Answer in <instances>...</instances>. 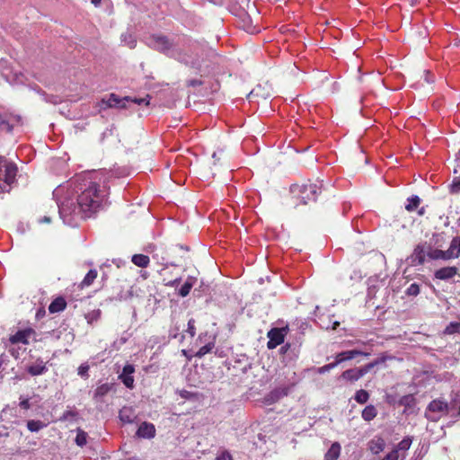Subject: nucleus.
<instances>
[{
    "instance_id": "nucleus-1",
    "label": "nucleus",
    "mask_w": 460,
    "mask_h": 460,
    "mask_svg": "<svg viewBox=\"0 0 460 460\" xmlns=\"http://www.w3.org/2000/svg\"><path fill=\"white\" fill-rule=\"evenodd\" d=\"M106 194L96 182H90L77 198L78 213L82 218H88L102 206Z\"/></svg>"
},
{
    "instance_id": "nucleus-2",
    "label": "nucleus",
    "mask_w": 460,
    "mask_h": 460,
    "mask_svg": "<svg viewBox=\"0 0 460 460\" xmlns=\"http://www.w3.org/2000/svg\"><path fill=\"white\" fill-rule=\"evenodd\" d=\"M290 192L295 207L299 204L307 205L317 200L322 192V184L310 181L302 184H293Z\"/></svg>"
},
{
    "instance_id": "nucleus-3",
    "label": "nucleus",
    "mask_w": 460,
    "mask_h": 460,
    "mask_svg": "<svg viewBox=\"0 0 460 460\" xmlns=\"http://www.w3.org/2000/svg\"><path fill=\"white\" fill-rule=\"evenodd\" d=\"M443 250L435 249L434 246H431V243L428 241L420 242L418 243L411 254L409 257L411 265L413 266H421L425 263L426 259L429 260H443Z\"/></svg>"
},
{
    "instance_id": "nucleus-4",
    "label": "nucleus",
    "mask_w": 460,
    "mask_h": 460,
    "mask_svg": "<svg viewBox=\"0 0 460 460\" xmlns=\"http://www.w3.org/2000/svg\"><path fill=\"white\" fill-rule=\"evenodd\" d=\"M450 412L449 402L443 397L429 402L424 412V417L431 422H438Z\"/></svg>"
},
{
    "instance_id": "nucleus-5",
    "label": "nucleus",
    "mask_w": 460,
    "mask_h": 460,
    "mask_svg": "<svg viewBox=\"0 0 460 460\" xmlns=\"http://www.w3.org/2000/svg\"><path fill=\"white\" fill-rule=\"evenodd\" d=\"M387 359V357L381 356L372 362L366 364L360 367L349 368L342 372L340 378L346 380L350 383H354L363 377L366 374L370 372L375 367L384 364Z\"/></svg>"
},
{
    "instance_id": "nucleus-6",
    "label": "nucleus",
    "mask_w": 460,
    "mask_h": 460,
    "mask_svg": "<svg viewBox=\"0 0 460 460\" xmlns=\"http://www.w3.org/2000/svg\"><path fill=\"white\" fill-rule=\"evenodd\" d=\"M16 174L17 166L0 156V192L9 190L11 184L15 181Z\"/></svg>"
},
{
    "instance_id": "nucleus-7",
    "label": "nucleus",
    "mask_w": 460,
    "mask_h": 460,
    "mask_svg": "<svg viewBox=\"0 0 460 460\" xmlns=\"http://www.w3.org/2000/svg\"><path fill=\"white\" fill-rule=\"evenodd\" d=\"M288 332V325H286L281 328H271L267 333V337L269 339L267 342V348L269 349H274L279 345H281L284 342L285 337L287 336Z\"/></svg>"
},
{
    "instance_id": "nucleus-8",
    "label": "nucleus",
    "mask_w": 460,
    "mask_h": 460,
    "mask_svg": "<svg viewBox=\"0 0 460 460\" xmlns=\"http://www.w3.org/2000/svg\"><path fill=\"white\" fill-rule=\"evenodd\" d=\"M148 45L161 52L166 53L172 48V43L170 41L167 36L162 34H153L148 38Z\"/></svg>"
},
{
    "instance_id": "nucleus-9",
    "label": "nucleus",
    "mask_w": 460,
    "mask_h": 460,
    "mask_svg": "<svg viewBox=\"0 0 460 460\" xmlns=\"http://www.w3.org/2000/svg\"><path fill=\"white\" fill-rule=\"evenodd\" d=\"M35 330L31 327H28L22 330H19L14 334L10 335L8 341L12 345H15L18 343L28 345L30 344V339L33 338L34 341H37L35 339Z\"/></svg>"
},
{
    "instance_id": "nucleus-10",
    "label": "nucleus",
    "mask_w": 460,
    "mask_h": 460,
    "mask_svg": "<svg viewBox=\"0 0 460 460\" xmlns=\"http://www.w3.org/2000/svg\"><path fill=\"white\" fill-rule=\"evenodd\" d=\"M206 56H207V58L208 59L209 63L206 64L205 61L202 60L201 63L198 64V69H199L200 71L210 73L211 71H213L214 69H216L218 66L222 58L216 52V50H214L212 49H209L208 50Z\"/></svg>"
},
{
    "instance_id": "nucleus-11",
    "label": "nucleus",
    "mask_w": 460,
    "mask_h": 460,
    "mask_svg": "<svg viewBox=\"0 0 460 460\" xmlns=\"http://www.w3.org/2000/svg\"><path fill=\"white\" fill-rule=\"evenodd\" d=\"M129 102V96H126L124 98H119L115 93H111L107 99H102V102L106 105L108 108H121L126 109V102Z\"/></svg>"
},
{
    "instance_id": "nucleus-12",
    "label": "nucleus",
    "mask_w": 460,
    "mask_h": 460,
    "mask_svg": "<svg viewBox=\"0 0 460 460\" xmlns=\"http://www.w3.org/2000/svg\"><path fill=\"white\" fill-rule=\"evenodd\" d=\"M443 261L456 259L460 256V236L452 239L450 246L447 251H443Z\"/></svg>"
},
{
    "instance_id": "nucleus-13",
    "label": "nucleus",
    "mask_w": 460,
    "mask_h": 460,
    "mask_svg": "<svg viewBox=\"0 0 460 460\" xmlns=\"http://www.w3.org/2000/svg\"><path fill=\"white\" fill-rule=\"evenodd\" d=\"M134 372V366L127 364L124 366L122 373L119 376V379L124 384V385L130 389L134 387V377L132 376Z\"/></svg>"
},
{
    "instance_id": "nucleus-14",
    "label": "nucleus",
    "mask_w": 460,
    "mask_h": 460,
    "mask_svg": "<svg viewBox=\"0 0 460 460\" xmlns=\"http://www.w3.org/2000/svg\"><path fill=\"white\" fill-rule=\"evenodd\" d=\"M358 355L368 357L370 354L358 350V349L342 351L336 355L334 363L336 364V367H337L339 364L342 363L343 361L350 360Z\"/></svg>"
},
{
    "instance_id": "nucleus-15",
    "label": "nucleus",
    "mask_w": 460,
    "mask_h": 460,
    "mask_svg": "<svg viewBox=\"0 0 460 460\" xmlns=\"http://www.w3.org/2000/svg\"><path fill=\"white\" fill-rule=\"evenodd\" d=\"M137 436L143 438H153L155 436V428L153 423L144 421L137 430Z\"/></svg>"
},
{
    "instance_id": "nucleus-16",
    "label": "nucleus",
    "mask_w": 460,
    "mask_h": 460,
    "mask_svg": "<svg viewBox=\"0 0 460 460\" xmlns=\"http://www.w3.org/2000/svg\"><path fill=\"white\" fill-rule=\"evenodd\" d=\"M385 447V441L380 436H376L367 443V449L374 455L383 452Z\"/></svg>"
},
{
    "instance_id": "nucleus-17",
    "label": "nucleus",
    "mask_w": 460,
    "mask_h": 460,
    "mask_svg": "<svg viewBox=\"0 0 460 460\" xmlns=\"http://www.w3.org/2000/svg\"><path fill=\"white\" fill-rule=\"evenodd\" d=\"M457 272L458 269L456 267H443L437 270L434 273V276L437 279L447 280L454 278Z\"/></svg>"
},
{
    "instance_id": "nucleus-18",
    "label": "nucleus",
    "mask_w": 460,
    "mask_h": 460,
    "mask_svg": "<svg viewBox=\"0 0 460 460\" xmlns=\"http://www.w3.org/2000/svg\"><path fill=\"white\" fill-rule=\"evenodd\" d=\"M26 370L31 376H35L46 373L48 368L43 359L37 358L35 362L27 367Z\"/></svg>"
},
{
    "instance_id": "nucleus-19",
    "label": "nucleus",
    "mask_w": 460,
    "mask_h": 460,
    "mask_svg": "<svg viewBox=\"0 0 460 460\" xmlns=\"http://www.w3.org/2000/svg\"><path fill=\"white\" fill-rule=\"evenodd\" d=\"M290 388V386L277 387L268 394L267 400L271 402H277L280 398L288 395Z\"/></svg>"
},
{
    "instance_id": "nucleus-20",
    "label": "nucleus",
    "mask_w": 460,
    "mask_h": 460,
    "mask_svg": "<svg viewBox=\"0 0 460 460\" xmlns=\"http://www.w3.org/2000/svg\"><path fill=\"white\" fill-rule=\"evenodd\" d=\"M113 387V384L105 383L97 386L93 394V399L96 402H102Z\"/></svg>"
},
{
    "instance_id": "nucleus-21",
    "label": "nucleus",
    "mask_w": 460,
    "mask_h": 460,
    "mask_svg": "<svg viewBox=\"0 0 460 460\" xmlns=\"http://www.w3.org/2000/svg\"><path fill=\"white\" fill-rule=\"evenodd\" d=\"M66 307V301L63 296L55 298L49 305V311L50 314H56L62 312Z\"/></svg>"
},
{
    "instance_id": "nucleus-22",
    "label": "nucleus",
    "mask_w": 460,
    "mask_h": 460,
    "mask_svg": "<svg viewBox=\"0 0 460 460\" xmlns=\"http://www.w3.org/2000/svg\"><path fill=\"white\" fill-rule=\"evenodd\" d=\"M197 280L198 279L196 277L189 276L185 280L184 284L179 289L178 294L182 297L187 296L190 294L193 286L197 283Z\"/></svg>"
},
{
    "instance_id": "nucleus-23",
    "label": "nucleus",
    "mask_w": 460,
    "mask_h": 460,
    "mask_svg": "<svg viewBox=\"0 0 460 460\" xmlns=\"http://www.w3.org/2000/svg\"><path fill=\"white\" fill-rule=\"evenodd\" d=\"M429 242L431 243V246L435 247V249L442 250L447 243L446 234L444 233H434L429 239Z\"/></svg>"
},
{
    "instance_id": "nucleus-24",
    "label": "nucleus",
    "mask_w": 460,
    "mask_h": 460,
    "mask_svg": "<svg viewBox=\"0 0 460 460\" xmlns=\"http://www.w3.org/2000/svg\"><path fill=\"white\" fill-rule=\"evenodd\" d=\"M341 447L339 442L332 443L324 455V460H337L341 455Z\"/></svg>"
},
{
    "instance_id": "nucleus-25",
    "label": "nucleus",
    "mask_w": 460,
    "mask_h": 460,
    "mask_svg": "<svg viewBox=\"0 0 460 460\" xmlns=\"http://www.w3.org/2000/svg\"><path fill=\"white\" fill-rule=\"evenodd\" d=\"M376 415L377 410L373 404L367 405L361 412V417L366 421L373 420Z\"/></svg>"
},
{
    "instance_id": "nucleus-26",
    "label": "nucleus",
    "mask_w": 460,
    "mask_h": 460,
    "mask_svg": "<svg viewBox=\"0 0 460 460\" xmlns=\"http://www.w3.org/2000/svg\"><path fill=\"white\" fill-rule=\"evenodd\" d=\"M131 261L137 267L146 268L149 265L150 259L145 254H134L131 258Z\"/></svg>"
},
{
    "instance_id": "nucleus-27",
    "label": "nucleus",
    "mask_w": 460,
    "mask_h": 460,
    "mask_svg": "<svg viewBox=\"0 0 460 460\" xmlns=\"http://www.w3.org/2000/svg\"><path fill=\"white\" fill-rule=\"evenodd\" d=\"M98 276V272L96 270H90L87 274L84 276V279L80 283L79 287L83 289L84 288L90 287L93 281L96 279Z\"/></svg>"
},
{
    "instance_id": "nucleus-28",
    "label": "nucleus",
    "mask_w": 460,
    "mask_h": 460,
    "mask_svg": "<svg viewBox=\"0 0 460 460\" xmlns=\"http://www.w3.org/2000/svg\"><path fill=\"white\" fill-rule=\"evenodd\" d=\"M119 419L124 423H131L135 419L134 411L129 407H124L119 411Z\"/></svg>"
},
{
    "instance_id": "nucleus-29",
    "label": "nucleus",
    "mask_w": 460,
    "mask_h": 460,
    "mask_svg": "<svg viewBox=\"0 0 460 460\" xmlns=\"http://www.w3.org/2000/svg\"><path fill=\"white\" fill-rule=\"evenodd\" d=\"M421 199L417 195H412L411 197L407 199V204L405 205V209L408 212H412L416 210L420 205Z\"/></svg>"
},
{
    "instance_id": "nucleus-30",
    "label": "nucleus",
    "mask_w": 460,
    "mask_h": 460,
    "mask_svg": "<svg viewBox=\"0 0 460 460\" xmlns=\"http://www.w3.org/2000/svg\"><path fill=\"white\" fill-rule=\"evenodd\" d=\"M399 404L405 408L411 409L416 404V399L413 394H406L400 398Z\"/></svg>"
},
{
    "instance_id": "nucleus-31",
    "label": "nucleus",
    "mask_w": 460,
    "mask_h": 460,
    "mask_svg": "<svg viewBox=\"0 0 460 460\" xmlns=\"http://www.w3.org/2000/svg\"><path fill=\"white\" fill-rule=\"evenodd\" d=\"M450 411L457 410L455 413H452V417L457 418L460 417V394H456L454 397H452L450 402Z\"/></svg>"
},
{
    "instance_id": "nucleus-32",
    "label": "nucleus",
    "mask_w": 460,
    "mask_h": 460,
    "mask_svg": "<svg viewBox=\"0 0 460 460\" xmlns=\"http://www.w3.org/2000/svg\"><path fill=\"white\" fill-rule=\"evenodd\" d=\"M354 399L358 403L364 404L369 400V394L364 389L358 390Z\"/></svg>"
},
{
    "instance_id": "nucleus-33",
    "label": "nucleus",
    "mask_w": 460,
    "mask_h": 460,
    "mask_svg": "<svg viewBox=\"0 0 460 460\" xmlns=\"http://www.w3.org/2000/svg\"><path fill=\"white\" fill-rule=\"evenodd\" d=\"M214 348H215V341H209L206 345L200 347L195 355H196V357L200 358L204 357L206 354L211 352Z\"/></svg>"
},
{
    "instance_id": "nucleus-34",
    "label": "nucleus",
    "mask_w": 460,
    "mask_h": 460,
    "mask_svg": "<svg viewBox=\"0 0 460 460\" xmlns=\"http://www.w3.org/2000/svg\"><path fill=\"white\" fill-rule=\"evenodd\" d=\"M412 443V439L411 437H405L402 441H400L394 449H398L399 451H407L410 449L411 445Z\"/></svg>"
},
{
    "instance_id": "nucleus-35",
    "label": "nucleus",
    "mask_w": 460,
    "mask_h": 460,
    "mask_svg": "<svg viewBox=\"0 0 460 460\" xmlns=\"http://www.w3.org/2000/svg\"><path fill=\"white\" fill-rule=\"evenodd\" d=\"M44 423L40 420H29L27 422V428L31 432H37L44 427Z\"/></svg>"
},
{
    "instance_id": "nucleus-36",
    "label": "nucleus",
    "mask_w": 460,
    "mask_h": 460,
    "mask_svg": "<svg viewBox=\"0 0 460 460\" xmlns=\"http://www.w3.org/2000/svg\"><path fill=\"white\" fill-rule=\"evenodd\" d=\"M87 442V433L82 430L81 429H77V434L75 437V443L79 447H84Z\"/></svg>"
},
{
    "instance_id": "nucleus-37",
    "label": "nucleus",
    "mask_w": 460,
    "mask_h": 460,
    "mask_svg": "<svg viewBox=\"0 0 460 460\" xmlns=\"http://www.w3.org/2000/svg\"><path fill=\"white\" fill-rule=\"evenodd\" d=\"M449 190L451 194L460 193V177H455L450 184Z\"/></svg>"
},
{
    "instance_id": "nucleus-38",
    "label": "nucleus",
    "mask_w": 460,
    "mask_h": 460,
    "mask_svg": "<svg viewBox=\"0 0 460 460\" xmlns=\"http://www.w3.org/2000/svg\"><path fill=\"white\" fill-rule=\"evenodd\" d=\"M460 332V323H450L445 329V333L453 334Z\"/></svg>"
},
{
    "instance_id": "nucleus-39",
    "label": "nucleus",
    "mask_w": 460,
    "mask_h": 460,
    "mask_svg": "<svg viewBox=\"0 0 460 460\" xmlns=\"http://www.w3.org/2000/svg\"><path fill=\"white\" fill-rule=\"evenodd\" d=\"M129 102H131L133 103H136L137 105L144 104L146 106H148L149 102H150V96L147 94L144 98H131V97H129Z\"/></svg>"
},
{
    "instance_id": "nucleus-40",
    "label": "nucleus",
    "mask_w": 460,
    "mask_h": 460,
    "mask_svg": "<svg viewBox=\"0 0 460 460\" xmlns=\"http://www.w3.org/2000/svg\"><path fill=\"white\" fill-rule=\"evenodd\" d=\"M408 296H418L420 294V287L416 283H412L406 290Z\"/></svg>"
},
{
    "instance_id": "nucleus-41",
    "label": "nucleus",
    "mask_w": 460,
    "mask_h": 460,
    "mask_svg": "<svg viewBox=\"0 0 460 460\" xmlns=\"http://www.w3.org/2000/svg\"><path fill=\"white\" fill-rule=\"evenodd\" d=\"M187 332L190 334V336L191 338L195 336L196 328H195V320L194 319L189 320Z\"/></svg>"
},
{
    "instance_id": "nucleus-42",
    "label": "nucleus",
    "mask_w": 460,
    "mask_h": 460,
    "mask_svg": "<svg viewBox=\"0 0 460 460\" xmlns=\"http://www.w3.org/2000/svg\"><path fill=\"white\" fill-rule=\"evenodd\" d=\"M77 417V412L74 411H66L61 416V420H68Z\"/></svg>"
},
{
    "instance_id": "nucleus-43",
    "label": "nucleus",
    "mask_w": 460,
    "mask_h": 460,
    "mask_svg": "<svg viewBox=\"0 0 460 460\" xmlns=\"http://www.w3.org/2000/svg\"><path fill=\"white\" fill-rule=\"evenodd\" d=\"M336 367V364L334 362L329 363L327 365H324L318 368L317 372L319 374H324L332 369H333Z\"/></svg>"
},
{
    "instance_id": "nucleus-44",
    "label": "nucleus",
    "mask_w": 460,
    "mask_h": 460,
    "mask_svg": "<svg viewBox=\"0 0 460 460\" xmlns=\"http://www.w3.org/2000/svg\"><path fill=\"white\" fill-rule=\"evenodd\" d=\"M163 281H164L165 286L173 288V287L177 286L180 283L181 278H176V279H167L164 278Z\"/></svg>"
},
{
    "instance_id": "nucleus-45",
    "label": "nucleus",
    "mask_w": 460,
    "mask_h": 460,
    "mask_svg": "<svg viewBox=\"0 0 460 460\" xmlns=\"http://www.w3.org/2000/svg\"><path fill=\"white\" fill-rule=\"evenodd\" d=\"M88 370H89L88 365H81L78 367V375L81 376H88Z\"/></svg>"
},
{
    "instance_id": "nucleus-46",
    "label": "nucleus",
    "mask_w": 460,
    "mask_h": 460,
    "mask_svg": "<svg viewBox=\"0 0 460 460\" xmlns=\"http://www.w3.org/2000/svg\"><path fill=\"white\" fill-rule=\"evenodd\" d=\"M187 86L189 87H196V86H200L203 84V82L199 79H191V80H189L187 81Z\"/></svg>"
},
{
    "instance_id": "nucleus-47",
    "label": "nucleus",
    "mask_w": 460,
    "mask_h": 460,
    "mask_svg": "<svg viewBox=\"0 0 460 460\" xmlns=\"http://www.w3.org/2000/svg\"><path fill=\"white\" fill-rule=\"evenodd\" d=\"M216 460H233L232 458V456L225 451V452H222L217 458Z\"/></svg>"
},
{
    "instance_id": "nucleus-48",
    "label": "nucleus",
    "mask_w": 460,
    "mask_h": 460,
    "mask_svg": "<svg viewBox=\"0 0 460 460\" xmlns=\"http://www.w3.org/2000/svg\"><path fill=\"white\" fill-rule=\"evenodd\" d=\"M20 407H21V408H22V409H24V410H28V409H30V407H31V403H30V402H29V399L22 400V401L20 402Z\"/></svg>"
},
{
    "instance_id": "nucleus-49",
    "label": "nucleus",
    "mask_w": 460,
    "mask_h": 460,
    "mask_svg": "<svg viewBox=\"0 0 460 460\" xmlns=\"http://www.w3.org/2000/svg\"><path fill=\"white\" fill-rule=\"evenodd\" d=\"M291 348V344L290 343H286L285 345H283L279 351L281 354H286Z\"/></svg>"
},
{
    "instance_id": "nucleus-50",
    "label": "nucleus",
    "mask_w": 460,
    "mask_h": 460,
    "mask_svg": "<svg viewBox=\"0 0 460 460\" xmlns=\"http://www.w3.org/2000/svg\"><path fill=\"white\" fill-rule=\"evenodd\" d=\"M9 352L14 358H18L20 356L19 350L14 348L10 349Z\"/></svg>"
},
{
    "instance_id": "nucleus-51",
    "label": "nucleus",
    "mask_w": 460,
    "mask_h": 460,
    "mask_svg": "<svg viewBox=\"0 0 460 460\" xmlns=\"http://www.w3.org/2000/svg\"><path fill=\"white\" fill-rule=\"evenodd\" d=\"M51 219L49 217H43L41 219H40V223H49Z\"/></svg>"
},
{
    "instance_id": "nucleus-52",
    "label": "nucleus",
    "mask_w": 460,
    "mask_h": 460,
    "mask_svg": "<svg viewBox=\"0 0 460 460\" xmlns=\"http://www.w3.org/2000/svg\"><path fill=\"white\" fill-rule=\"evenodd\" d=\"M426 213V210H425V208H420L419 210H418V215L419 216H424Z\"/></svg>"
},
{
    "instance_id": "nucleus-53",
    "label": "nucleus",
    "mask_w": 460,
    "mask_h": 460,
    "mask_svg": "<svg viewBox=\"0 0 460 460\" xmlns=\"http://www.w3.org/2000/svg\"><path fill=\"white\" fill-rule=\"evenodd\" d=\"M44 314H45V311H44L43 309H40V310H39V311L37 312V314H36V317H37V318H40L41 315H44Z\"/></svg>"
},
{
    "instance_id": "nucleus-54",
    "label": "nucleus",
    "mask_w": 460,
    "mask_h": 460,
    "mask_svg": "<svg viewBox=\"0 0 460 460\" xmlns=\"http://www.w3.org/2000/svg\"><path fill=\"white\" fill-rule=\"evenodd\" d=\"M101 2L102 0H91V3L95 6H98L101 4Z\"/></svg>"
},
{
    "instance_id": "nucleus-55",
    "label": "nucleus",
    "mask_w": 460,
    "mask_h": 460,
    "mask_svg": "<svg viewBox=\"0 0 460 460\" xmlns=\"http://www.w3.org/2000/svg\"><path fill=\"white\" fill-rule=\"evenodd\" d=\"M3 124H5V120L2 118V116L0 115V127L3 125Z\"/></svg>"
},
{
    "instance_id": "nucleus-56",
    "label": "nucleus",
    "mask_w": 460,
    "mask_h": 460,
    "mask_svg": "<svg viewBox=\"0 0 460 460\" xmlns=\"http://www.w3.org/2000/svg\"><path fill=\"white\" fill-rule=\"evenodd\" d=\"M3 358H4V355H1V356H0V367H2V365H3V363H4V359H3Z\"/></svg>"
},
{
    "instance_id": "nucleus-57",
    "label": "nucleus",
    "mask_w": 460,
    "mask_h": 460,
    "mask_svg": "<svg viewBox=\"0 0 460 460\" xmlns=\"http://www.w3.org/2000/svg\"><path fill=\"white\" fill-rule=\"evenodd\" d=\"M459 155H460V149H459Z\"/></svg>"
}]
</instances>
